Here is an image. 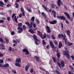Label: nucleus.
I'll return each instance as SVG.
<instances>
[{
    "instance_id": "15",
    "label": "nucleus",
    "mask_w": 74,
    "mask_h": 74,
    "mask_svg": "<svg viewBox=\"0 0 74 74\" xmlns=\"http://www.w3.org/2000/svg\"><path fill=\"white\" fill-rule=\"evenodd\" d=\"M64 14L65 15H66V16H67V18L70 19V15L68 13H67L66 12H65L64 13Z\"/></svg>"
},
{
    "instance_id": "54",
    "label": "nucleus",
    "mask_w": 74,
    "mask_h": 74,
    "mask_svg": "<svg viewBox=\"0 0 74 74\" xmlns=\"http://www.w3.org/2000/svg\"><path fill=\"white\" fill-rule=\"evenodd\" d=\"M3 62H4V61L3 60H0V63H3Z\"/></svg>"
},
{
    "instance_id": "22",
    "label": "nucleus",
    "mask_w": 74,
    "mask_h": 74,
    "mask_svg": "<svg viewBox=\"0 0 74 74\" xmlns=\"http://www.w3.org/2000/svg\"><path fill=\"white\" fill-rule=\"evenodd\" d=\"M29 32L32 33V34H34V32L33 31V30L32 29H30L28 30Z\"/></svg>"
},
{
    "instance_id": "6",
    "label": "nucleus",
    "mask_w": 74,
    "mask_h": 74,
    "mask_svg": "<svg viewBox=\"0 0 74 74\" xmlns=\"http://www.w3.org/2000/svg\"><path fill=\"white\" fill-rule=\"evenodd\" d=\"M17 29L18 30H20L18 31V33H21L22 32V31H23V29L21 27H18Z\"/></svg>"
},
{
    "instance_id": "57",
    "label": "nucleus",
    "mask_w": 74,
    "mask_h": 74,
    "mask_svg": "<svg viewBox=\"0 0 74 74\" xmlns=\"http://www.w3.org/2000/svg\"><path fill=\"white\" fill-rule=\"evenodd\" d=\"M16 15V14H15V13L13 14L12 15V18H13L14 17V16H15Z\"/></svg>"
},
{
    "instance_id": "28",
    "label": "nucleus",
    "mask_w": 74,
    "mask_h": 74,
    "mask_svg": "<svg viewBox=\"0 0 74 74\" xmlns=\"http://www.w3.org/2000/svg\"><path fill=\"white\" fill-rule=\"evenodd\" d=\"M56 56L58 58H60V53H57Z\"/></svg>"
},
{
    "instance_id": "47",
    "label": "nucleus",
    "mask_w": 74,
    "mask_h": 74,
    "mask_svg": "<svg viewBox=\"0 0 74 74\" xmlns=\"http://www.w3.org/2000/svg\"><path fill=\"white\" fill-rule=\"evenodd\" d=\"M8 50L9 51H12V48L11 47H10L8 49Z\"/></svg>"
},
{
    "instance_id": "12",
    "label": "nucleus",
    "mask_w": 74,
    "mask_h": 74,
    "mask_svg": "<svg viewBox=\"0 0 74 74\" xmlns=\"http://www.w3.org/2000/svg\"><path fill=\"white\" fill-rule=\"evenodd\" d=\"M52 12L53 14V16L54 18H56V12L54 10H53L52 11Z\"/></svg>"
},
{
    "instance_id": "29",
    "label": "nucleus",
    "mask_w": 74,
    "mask_h": 74,
    "mask_svg": "<svg viewBox=\"0 0 74 74\" xmlns=\"http://www.w3.org/2000/svg\"><path fill=\"white\" fill-rule=\"evenodd\" d=\"M5 40L7 42V43H8L9 42V40H8V38L7 37H5Z\"/></svg>"
},
{
    "instance_id": "27",
    "label": "nucleus",
    "mask_w": 74,
    "mask_h": 74,
    "mask_svg": "<svg viewBox=\"0 0 74 74\" xmlns=\"http://www.w3.org/2000/svg\"><path fill=\"white\" fill-rule=\"evenodd\" d=\"M15 5H16V6H15V8H16L18 9V8H19V4H18V3L16 2V3H15Z\"/></svg>"
},
{
    "instance_id": "60",
    "label": "nucleus",
    "mask_w": 74,
    "mask_h": 74,
    "mask_svg": "<svg viewBox=\"0 0 74 74\" xmlns=\"http://www.w3.org/2000/svg\"><path fill=\"white\" fill-rule=\"evenodd\" d=\"M61 25L62 29H63V23H61Z\"/></svg>"
},
{
    "instance_id": "2",
    "label": "nucleus",
    "mask_w": 74,
    "mask_h": 74,
    "mask_svg": "<svg viewBox=\"0 0 74 74\" xmlns=\"http://www.w3.org/2000/svg\"><path fill=\"white\" fill-rule=\"evenodd\" d=\"M57 63L58 66L60 67V69H62V67H64L65 64H64V62L63 61H62L61 62L60 64L59 61H58L57 62Z\"/></svg>"
},
{
    "instance_id": "33",
    "label": "nucleus",
    "mask_w": 74,
    "mask_h": 74,
    "mask_svg": "<svg viewBox=\"0 0 74 74\" xmlns=\"http://www.w3.org/2000/svg\"><path fill=\"white\" fill-rule=\"evenodd\" d=\"M35 19V18L34 16H33L31 18V20L32 21H33V22H34V19Z\"/></svg>"
},
{
    "instance_id": "50",
    "label": "nucleus",
    "mask_w": 74,
    "mask_h": 74,
    "mask_svg": "<svg viewBox=\"0 0 74 74\" xmlns=\"http://www.w3.org/2000/svg\"><path fill=\"white\" fill-rule=\"evenodd\" d=\"M37 41H36L34 42V43L35 44H36V45H38V43L37 42Z\"/></svg>"
},
{
    "instance_id": "23",
    "label": "nucleus",
    "mask_w": 74,
    "mask_h": 74,
    "mask_svg": "<svg viewBox=\"0 0 74 74\" xmlns=\"http://www.w3.org/2000/svg\"><path fill=\"white\" fill-rule=\"evenodd\" d=\"M35 58L36 61H39V60H40V57H39L36 56H35Z\"/></svg>"
},
{
    "instance_id": "36",
    "label": "nucleus",
    "mask_w": 74,
    "mask_h": 74,
    "mask_svg": "<svg viewBox=\"0 0 74 74\" xmlns=\"http://www.w3.org/2000/svg\"><path fill=\"white\" fill-rule=\"evenodd\" d=\"M51 6L52 8L53 9L55 8V5H54V4L53 3L51 4Z\"/></svg>"
},
{
    "instance_id": "46",
    "label": "nucleus",
    "mask_w": 74,
    "mask_h": 74,
    "mask_svg": "<svg viewBox=\"0 0 74 74\" xmlns=\"http://www.w3.org/2000/svg\"><path fill=\"white\" fill-rule=\"evenodd\" d=\"M16 41L18 43H19L20 42V39H16Z\"/></svg>"
},
{
    "instance_id": "45",
    "label": "nucleus",
    "mask_w": 74,
    "mask_h": 74,
    "mask_svg": "<svg viewBox=\"0 0 74 74\" xmlns=\"http://www.w3.org/2000/svg\"><path fill=\"white\" fill-rule=\"evenodd\" d=\"M65 22L66 24H69L70 23L69 22V21H68V20H66L65 21Z\"/></svg>"
},
{
    "instance_id": "30",
    "label": "nucleus",
    "mask_w": 74,
    "mask_h": 74,
    "mask_svg": "<svg viewBox=\"0 0 74 74\" xmlns=\"http://www.w3.org/2000/svg\"><path fill=\"white\" fill-rule=\"evenodd\" d=\"M67 44L68 46H71L73 45V43H70V42H67Z\"/></svg>"
},
{
    "instance_id": "10",
    "label": "nucleus",
    "mask_w": 74,
    "mask_h": 74,
    "mask_svg": "<svg viewBox=\"0 0 74 74\" xmlns=\"http://www.w3.org/2000/svg\"><path fill=\"white\" fill-rule=\"evenodd\" d=\"M46 29H47V33H50L51 32V29H50V28H49V26H47Z\"/></svg>"
},
{
    "instance_id": "4",
    "label": "nucleus",
    "mask_w": 74,
    "mask_h": 74,
    "mask_svg": "<svg viewBox=\"0 0 74 74\" xmlns=\"http://www.w3.org/2000/svg\"><path fill=\"white\" fill-rule=\"evenodd\" d=\"M9 67V64L8 63H6L5 64L3 65H2L1 64H0V67Z\"/></svg>"
},
{
    "instance_id": "56",
    "label": "nucleus",
    "mask_w": 74,
    "mask_h": 74,
    "mask_svg": "<svg viewBox=\"0 0 74 74\" xmlns=\"http://www.w3.org/2000/svg\"><path fill=\"white\" fill-rule=\"evenodd\" d=\"M55 6L56 7V9H59V7L57 6V5H56V4L55 5Z\"/></svg>"
},
{
    "instance_id": "58",
    "label": "nucleus",
    "mask_w": 74,
    "mask_h": 74,
    "mask_svg": "<svg viewBox=\"0 0 74 74\" xmlns=\"http://www.w3.org/2000/svg\"><path fill=\"white\" fill-rule=\"evenodd\" d=\"M71 57L73 60H74V56L73 55H72L71 56Z\"/></svg>"
},
{
    "instance_id": "5",
    "label": "nucleus",
    "mask_w": 74,
    "mask_h": 74,
    "mask_svg": "<svg viewBox=\"0 0 74 74\" xmlns=\"http://www.w3.org/2000/svg\"><path fill=\"white\" fill-rule=\"evenodd\" d=\"M57 18H58V19H60L61 20H62V19L63 21H65L66 20V18L63 16H57Z\"/></svg>"
},
{
    "instance_id": "25",
    "label": "nucleus",
    "mask_w": 74,
    "mask_h": 74,
    "mask_svg": "<svg viewBox=\"0 0 74 74\" xmlns=\"http://www.w3.org/2000/svg\"><path fill=\"white\" fill-rule=\"evenodd\" d=\"M52 59L53 60V62H55V63H56L57 62V60H56V59L55 58V57H53L52 58Z\"/></svg>"
},
{
    "instance_id": "37",
    "label": "nucleus",
    "mask_w": 74,
    "mask_h": 74,
    "mask_svg": "<svg viewBox=\"0 0 74 74\" xmlns=\"http://www.w3.org/2000/svg\"><path fill=\"white\" fill-rule=\"evenodd\" d=\"M18 25L19 27H22V23H19Z\"/></svg>"
},
{
    "instance_id": "19",
    "label": "nucleus",
    "mask_w": 74,
    "mask_h": 74,
    "mask_svg": "<svg viewBox=\"0 0 74 74\" xmlns=\"http://www.w3.org/2000/svg\"><path fill=\"white\" fill-rule=\"evenodd\" d=\"M42 15L44 16V17H45V19H46L47 18V15H46L44 12H42Z\"/></svg>"
},
{
    "instance_id": "3",
    "label": "nucleus",
    "mask_w": 74,
    "mask_h": 74,
    "mask_svg": "<svg viewBox=\"0 0 74 74\" xmlns=\"http://www.w3.org/2000/svg\"><path fill=\"white\" fill-rule=\"evenodd\" d=\"M63 53L64 55L67 56V58L68 59H70V54H69V53H68L67 51H64L63 52Z\"/></svg>"
},
{
    "instance_id": "41",
    "label": "nucleus",
    "mask_w": 74,
    "mask_h": 74,
    "mask_svg": "<svg viewBox=\"0 0 74 74\" xmlns=\"http://www.w3.org/2000/svg\"><path fill=\"white\" fill-rule=\"evenodd\" d=\"M1 52H0V57L2 58L4 56V54L3 53H1Z\"/></svg>"
},
{
    "instance_id": "11",
    "label": "nucleus",
    "mask_w": 74,
    "mask_h": 74,
    "mask_svg": "<svg viewBox=\"0 0 74 74\" xmlns=\"http://www.w3.org/2000/svg\"><path fill=\"white\" fill-rule=\"evenodd\" d=\"M49 23L51 25H54V24H56L57 23V21L56 20H53L52 21L50 22Z\"/></svg>"
},
{
    "instance_id": "32",
    "label": "nucleus",
    "mask_w": 74,
    "mask_h": 74,
    "mask_svg": "<svg viewBox=\"0 0 74 74\" xmlns=\"http://www.w3.org/2000/svg\"><path fill=\"white\" fill-rule=\"evenodd\" d=\"M37 33H38V34L40 36L41 35V34H42V33H41V32L39 31H37Z\"/></svg>"
},
{
    "instance_id": "24",
    "label": "nucleus",
    "mask_w": 74,
    "mask_h": 74,
    "mask_svg": "<svg viewBox=\"0 0 74 74\" xmlns=\"http://www.w3.org/2000/svg\"><path fill=\"white\" fill-rule=\"evenodd\" d=\"M4 5V3L1 1H0V6L1 7H3Z\"/></svg>"
},
{
    "instance_id": "59",
    "label": "nucleus",
    "mask_w": 74,
    "mask_h": 74,
    "mask_svg": "<svg viewBox=\"0 0 74 74\" xmlns=\"http://www.w3.org/2000/svg\"><path fill=\"white\" fill-rule=\"evenodd\" d=\"M56 72L57 74H60V72L59 71H58L57 70L56 71Z\"/></svg>"
},
{
    "instance_id": "7",
    "label": "nucleus",
    "mask_w": 74,
    "mask_h": 74,
    "mask_svg": "<svg viewBox=\"0 0 74 74\" xmlns=\"http://www.w3.org/2000/svg\"><path fill=\"white\" fill-rule=\"evenodd\" d=\"M62 4V5H63V3L61 2V0H58L57 1V5L58 6V7H59L60 5Z\"/></svg>"
},
{
    "instance_id": "49",
    "label": "nucleus",
    "mask_w": 74,
    "mask_h": 74,
    "mask_svg": "<svg viewBox=\"0 0 74 74\" xmlns=\"http://www.w3.org/2000/svg\"><path fill=\"white\" fill-rule=\"evenodd\" d=\"M30 72L31 73H32L33 72V69L32 68L30 70Z\"/></svg>"
},
{
    "instance_id": "21",
    "label": "nucleus",
    "mask_w": 74,
    "mask_h": 74,
    "mask_svg": "<svg viewBox=\"0 0 74 74\" xmlns=\"http://www.w3.org/2000/svg\"><path fill=\"white\" fill-rule=\"evenodd\" d=\"M66 32L68 35L69 36V37L70 38V37H71V35H70V31H69V30H67L66 31Z\"/></svg>"
},
{
    "instance_id": "44",
    "label": "nucleus",
    "mask_w": 74,
    "mask_h": 74,
    "mask_svg": "<svg viewBox=\"0 0 74 74\" xmlns=\"http://www.w3.org/2000/svg\"><path fill=\"white\" fill-rule=\"evenodd\" d=\"M12 72H13V73H14V74H16V71L15 69H13L12 70Z\"/></svg>"
},
{
    "instance_id": "39",
    "label": "nucleus",
    "mask_w": 74,
    "mask_h": 74,
    "mask_svg": "<svg viewBox=\"0 0 74 74\" xmlns=\"http://www.w3.org/2000/svg\"><path fill=\"white\" fill-rule=\"evenodd\" d=\"M28 50L26 49H23V52H25L27 51Z\"/></svg>"
},
{
    "instance_id": "14",
    "label": "nucleus",
    "mask_w": 74,
    "mask_h": 74,
    "mask_svg": "<svg viewBox=\"0 0 74 74\" xmlns=\"http://www.w3.org/2000/svg\"><path fill=\"white\" fill-rule=\"evenodd\" d=\"M50 44L51 47L52 48H54L55 45H54V44H53V43L52 41L50 42Z\"/></svg>"
},
{
    "instance_id": "55",
    "label": "nucleus",
    "mask_w": 74,
    "mask_h": 74,
    "mask_svg": "<svg viewBox=\"0 0 74 74\" xmlns=\"http://www.w3.org/2000/svg\"><path fill=\"white\" fill-rule=\"evenodd\" d=\"M21 10L22 12H25V11H24V9H23L22 7L21 8Z\"/></svg>"
},
{
    "instance_id": "26",
    "label": "nucleus",
    "mask_w": 74,
    "mask_h": 74,
    "mask_svg": "<svg viewBox=\"0 0 74 74\" xmlns=\"http://www.w3.org/2000/svg\"><path fill=\"white\" fill-rule=\"evenodd\" d=\"M15 66H18L19 67H21V64H20L19 63H15Z\"/></svg>"
},
{
    "instance_id": "1",
    "label": "nucleus",
    "mask_w": 74,
    "mask_h": 74,
    "mask_svg": "<svg viewBox=\"0 0 74 74\" xmlns=\"http://www.w3.org/2000/svg\"><path fill=\"white\" fill-rule=\"evenodd\" d=\"M25 24L26 25H27L29 26V29H31L32 28L33 25L34 28H36V27H37V25H36V24L35 23L33 24V22H31L30 23H29V22H26L25 23Z\"/></svg>"
},
{
    "instance_id": "8",
    "label": "nucleus",
    "mask_w": 74,
    "mask_h": 74,
    "mask_svg": "<svg viewBox=\"0 0 74 74\" xmlns=\"http://www.w3.org/2000/svg\"><path fill=\"white\" fill-rule=\"evenodd\" d=\"M40 37L42 39H44V38H46V37H47V35L46 33L44 34H43V35L41 34V35L40 36Z\"/></svg>"
},
{
    "instance_id": "63",
    "label": "nucleus",
    "mask_w": 74,
    "mask_h": 74,
    "mask_svg": "<svg viewBox=\"0 0 74 74\" xmlns=\"http://www.w3.org/2000/svg\"><path fill=\"white\" fill-rule=\"evenodd\" d=\"M37 30V27H36V28H35L33 29V30H34V31H35V30Z\"/></svg>"
},
{
    "instance_id": "48",
    "label": "nucleus",
    "mask_w": 74,
    "mask_h": 74,
    "mask_svg": "<svg viewBox=\"0 0 74 74\" xmlns=\"http://www.w3.org/2000/svg\"><path fill=\"white\" fill-rule=\"evenodd\" d=\"M71 71L72 72H73L74 71V68L73 67H71Z\"/></svg>"
},
{
    "instance_id": "17",
    "label": "nucleus",
    "mask_w": 74,
    "mask_h": 74,
    "mask_svg": "<svg viewBox=\"0 0 74 74\" xmlns=\"http://www.w3.org/2000/svg\"><path fill=\"white\" fill-rule=\"evenodd\" d=\"M58 36L59 38H62H62L64 37V35L62 34H59L58 35Z\"/></svg>"
},
{
    "instance_id": "64",
    "label": "nucleus",
    "mask_w": 74,
    "mask_h": 74,
    "mask_svg": "<svg viewBox=\"0 0 74 74\" xmlns=\"http://www.w3.org/2000/svg\"><path fill=\"white\" fill-rule=\"evenodd\" d=\"M49 45H47L46 46V48L47 49H49Z\"/></svg>"
},
{
    "instance_id": "53",
    "label": "nucleus",
    "mask_w": 74,
    "mask_h": 74,
    "mask_svg": "<svg viewBox=\"0 0 74 74\" xmlns=\"http://www.w3.org/2000/svg\"><path fill=\"white\" fill-rule=\"evenodd\" d=\"M10 19H11V18H10V17H8L7 18V20L8 21H10Z\"/></svg>"
},
{
    "instance_id": "38",
    "label": "nucleus",
    "mask_w": 74,
    "mask_h": 74,
    "mask_svg": "<svg viewBox=\"0 0 74 74\" xmlns=\"http://www.w3.org/2000/svg\"><path fill=\"white\" fill-rule=\"evenodd\" d=\"M54 43L56 45H57L58 44V42H57L56 40H54L53 41Z\"/></svg>"
},
{
    "instance_id": "52",
    "label": "nucleus",
    "mask_w": 74,
    "mask_h": 74,
    "mask_svg": "<svg viewBox=\"0 0 74 74\" xmlns=\"http://www.w3.org/2000/svg\"><path fill=\"white\" fill-rule=\"evenodd\" d=\"M0 41H1V42H4V40H3L2 38L0 37Z\"/></svg>"
},
{
    "instance_id": "13",
    "label": "nucleus",
    "mask_w": 74,
    "mask_h": 74,
    "mask_svg": "<svg viewBox=\"0 0 74 74\" xmlns=\"http://www.w3.org/2000/svg\"><path fill=\"white\" fill-rule=\"evenodd\" d=\"M29 66H30L29 64H28L26 66L25 69L26 71H27L28 69H29Z\"/></svg>"
},
{
    "instance_id": "40",
    "label": "nucleus",
    "mask_w": 74,
    "mask_h": 74,
    "mask_svg": "<svg viewBox=\"0 0 74 74\" xmlns=\"http://www.w3.org/2000/svg\"><path fill=\"white\" fill-rule=\"evenodd\" d=\"M23 28L24 30H26V26L25 25L23 26Z\"/></svg>"
},
{
    "instance_id": "35",
    "label": "nucleus",
    "mask_w": 74,
    "mask_h": 74,
    "mask_svg": "<svg viewBox=\"0 0 74 74\" xmlns=\"http://www.w3.org/2000/svg\"><path fill=\"white\" fill-rule=\"evenodd\" d=\"M42 42L44 45H46V42H45L44 40H42Z\"/></svg>"
},
{
    "instance_id": "42",
    "label": "nucleus",
    "mask_w": 74,
    "mask_h": 74,
    "mask_svg": "<svg viewBox=\"0 0 74 74\" xmlns=\"http://www.w3.org/2000/svg\"><path fill=\"white\" fill-rule=\"evenodd\" d=\"M29 51H28V50H27V51L25 52V55H29Z\"/></svg>"
},
{
    "instance_id": "20",
    "label": "nucleus",
    "mask_w": 74,
    "mask_h": 74,
    "mask_svg": "<svg viewBox=\"0 0 74 74\" xmlns=\"http://www.w3.org/2000/svg\"><path fill=\"white\" fill-rule=\"evenodd\" d=\"M42 7H43L44 9L45 10H46V11H48V8H47V7L45 5H42Z\"/></svg>"
},
{
    "instance_id": "34",
    "label": "nucleus",
    "mask_w": 74,
    "mask_h": 74,
    "mask_svg": "<svg viewBox=\"0 0 74 74\" xmlns=\"http://www.w3.org/2000/svg\"><path fill=\"white\" fill-rule=\"evenodd\" d=\"M27 11H28V12H32V10L30 9H29L28 8H27Z\"/></svg>"
},
{
    "instance_id": "61",
    "label": "nucleus",
    "mask_w": 74,
    "mask_h": 74,
    "mask_svg": "<svg viewBox=\"0 0 74 74\" xmlns=\"http://www.w3.org/2000/svg\"><path fill=\"white\" fill-rule=\"evenodd\" d=\"M22 14L23 16H24L25 15V12H22Z\"/></svg>"
},
{
    "instance_id": "18",
    "label": "nucleus",
    "mask_w": 74,
    "mask_h": 74,
    "mask_svg": "<svg viewBox=\"0 0 74 74\" xmlns=\"http://www.w3.org/2000/svg\"><path fill=\"white\" fill-rule=\"evenodd\" d=\"M16 62L17 63H19L21 62V60L20 58H18L16 59Z\"/></svg>"
},
{
    "instance_id": "16",
    "label": "nucleus",
    "mask_w": 74,
    "mask_h": 74,
    "mask_svg": "<svg viewBox=\"0 0 74 74\" xmlns=\"http://www.w3.org/2000/svg\"><path fill=\"white\" fill-rule=\"evenodd\" d=\"M19 18V16H18L16 18V16H15L14 17V19L15 21V22H16V23H18V19Z\"/></svg>"
},
{
    "instance_id": "51",
    "label": "nucleus",
    "mask_w": 74,
    "mask_h": 74,
    "mask_svg": "<svg viewBox=\"0 0 74 74\" xmlns=\"http://www.w3.org/2000/svg\"><path fill=\"white\" fill-rule=\"evenodd\" d=\"M15 34V33L14 32V31H12L11 32V34L12 36H14V34Z\"/></svg>"
},
{
    "instance_id": "9",
    "label": "nucleus",
    "mask_w": 74,
    "mask_h": 74,
    "mask_svg": "<svg viewBox=\"0 0 74 74\" xmlns=\"http://www.w3.org/2000/svg\"><path fill=\"white\" fill-rule=\"evenodd\" d=\"M33 39L36 41H38L40 42V40H38L37 38V36L35 35H34L33 36Z\"/></svg>"
},
{
    "instance_id": "31",
    "label": "nucleus",
    "mask_w": 74,
    "mask_h": 74,
    "mask_svg": "<svg viewBox=\"0 0 74 74\" xmlns=\"http://www.w3.org/2000/svg\"><path fill=\"white\" fill-rule=\"evenodd\" d=\"M62 45H63V44L62 43H60L58 45L59 48H61V47H62Z\"/></svg>"
},
{
    "instance_id": "43",
    "label": "nucleus",
    "mask_w": 74,
    "mask_h": 74,
    "mask_svg": "<svg viewBox=\"0 0 74 74\" xmlns=\"http://www.w3.org/2000/svg\"><path fill=\"white\" fill-rule=\"evenodd\" d=\"M36 23L38 24V23H40V22L39 21H38V19H36Z\"/></svg>"
},
{
    "instance_id": "62",
    "label": "nucleus",
    "mask_w": 74,
    "mask_h": 74,
    "mask_svg": "<svg viewBox=\"0 0 74 74\" xmlns=\"http://www.w3.org/2000/svg\"><path fill=\"white\" fill-rule=\"evenodd\" d=\"M4 23V21L3 20H1L0 21V23Z\"/></svg>"
}]
</instances>
